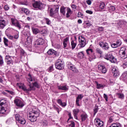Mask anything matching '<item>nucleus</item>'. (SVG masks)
Masks as SVG:
<instances>
[{"instance_id": "1", "label": "nucleus", "mask_w": 127, "mask_h": 127, "mask_svg": "<svg viewBox=\"0 0 127 127\" xmlns=\"http://www.w3.org/2000/svg\"><path fill=\"white\" fill-rule=\"evenodd\" d=\"M29 86V88L28 89L26 88V87L24 86V85L21 86L19 85V88L22 89V90L24 91L26 93H28V92H30V91H34L35 88H38V89L40 88V85H39L37 82H35L32 84H30Z\"/></svg>"}, {"instance_id": "2", "label": "nucleus", "mask_w": 127, "mask_h": 127, "mask_svg": "<svg viewBox=\"0 0 127 127\" xmlns=\"http://www.w3.org/2000/svg\"><path fill=\"white\" fill-rule=\"evenodd\" d=\"M55 66L56 69H58V70H63L64 66L63 60L60 58L55 63Z\"/></svg>"}, {"instance_id": "3", "label": "nucleus", "mask_w": 127, "mask_h": 127, "mask_svg": "<svg viewBox=\"0 0 127 127\" xmlns=\"http://www.w3.org/2000/svg\"><path fill=\"white\" fill-rule=\"evenodd\" d=\"M79 44L80 48H83L86 46V39L83 36H79L78 37Z\"/></svg>"}, {"instance_id": "4", "label": "nucleus", "mask_w": 127, "mask_h": 127, "mask_svg": "<svg viewBox=\"0 0 127 127\" xmlns=\"http://www.w3.org/2000/svg\"><path fill=\"white\" fill-rule=\"evenodd\" d=\"M33 6L34 8H36V9H43L45 7V5L42 3L40 1H35L33 4Z\"/></svg>"}, {"instance_id": "5", "label": "nucleus", "mask_w": 127, "mask_h": 127, "mask_svg": "<svg viewBox=\"0 0 127 127\" xmlns=\"http://www.w3.org/2000/svg\"><path fill=\"white\" fill-rule=\"evenodd\" d=\"M104 58L106 60H109L111 63H116L117 61V59L110 54H108L105 56Z\"/></svg>"}, {"instance_id": "6", "label": "nucleus", "mask_w": 127, "mask_h": 127, "mask_svg": "<svg viewBox=\"0 0 127 127\" xmlns=\"http://www.w3.org/2000/svg\"><path fill=\"white\" fill-rule=\"evenodd\" d=\"M99 45L100 46V47L104 49V50L108 51L109 49H110V46L108 43L100 42L99 43Z\"/></svg>"}, {"instance_id": "7", "label": "nucleus", "mask_w": 127, "mask_h": 127, "mask_svg": "<svg viewBox=\"0 0 127 127\" xmlns=\"http://www.w3.org/2000/svg\"><path fill=\"white\" fill-rule=\"evenodd\" d=\"M95 126L97 127H104V122L99 119L96 118L94 120Z\"/></svg>"}, {"instance_id": "8", "label": "nucleus", "mask_w": 127, "mask_h": 127, "mask_svg": "<svg viewBox=\"0 0 127 127\" xmlns=\"http://www.w3.org/2000/svg\"><path fill=\"white\" fill-rule=\"evenodd\" d=\"M68 69H70L73 73H78L79 70L77 69V68H76L75 65H74L73 64L69 63L67 65Z\"/></svg>"}, {"instance_id": "9", "label": "nucleus", "mask_w": 127, "mask_h": 127, "mask_svg": "<svg viewBox=\"0 0 127 127\" xmlns=\"http://www.w3.org/2000/svg\"><path fill=\"white\" fill-rule=\"evenodd\" d=\"M112 72L113 74L114 77H118V76H120V71H119L118 67H113L112 69Z\"/></svg>"}, {"instance_id": "10", "label": "nucleus", "mask_w": 127, "mask_h": 127, "mask_svg": "<svg viewBox=\"0 0 127 127\" xmlns=\"http://www.w3.org/2000/svg\"><path fill=\"white\" fill-rule=\"evenodd\" d=\"M28 119L30 120L31 123H34V122H36L37 121V117H35L33 113H29L28 115Z\"/></svg>"}, {"instance_id": "11", "label": "nucleus", "mask_w": 127, "mask_h": 127, "mask_svg": "<svg viewBox=\"0 0 127 127\" xmlns=\"http://www.w3.org/2000/svg\"><path fill=\"white\" fill-rule=\"evenodd\" d=\"M5 61L7 65H10V64H13V61L11 59V57L9 56H6L5 58Z\"/></svg>"}, {"instance_id": "12", "label": "nucleus", "mask_w": 127, "mask_h": 127, "mask_svg": "<svg viewBox=\"0 0 127 127\" xmlns=\"http://www.w3.org/2000/svg\"><path fill=\"white\" fill-rule=\"evenodd\" d=\"M14 104H15L16 106H17V107H20V108H22V107L24 106L20 99H16L14 100Z\"/></svg>"}, {"instance_id": "13", "label": "nucleus", "mask_w": 127, "mask_h": 127, "mask_svg": "<svg viewBox=\"0 0 127 127\" xmlns=\"http://www.w3.org/2000/svg\"><path fill=\"white\" fill-rule=\"evenodd\" d=\"M98 69L101 72V73H107V68L104 65L99 64L98 66Z\"/></svg>"}, {"instance_id": "14", "label": "nucleus", "mask_w": 127, "mask_h": 127, "mask_svg": "<svg viewBox=\"0 0 127 127\" xmlns=\"http://www.w3.org/2000/svg\"><path fill=\"white\" fill-rule=\"evenodd\" d=\"M83 97L84 96H83V95L82 94H79L77 97L76 100V104L78 107H80V104H79V102H80V100H82V99H83Z\"/></svg>"}, {"instance_id": "15", "label": "nucleus", "mask_w": 127, "mask_h": 127, "mask_svg": "<svg viewBox=\"0 0 127 127\" xmlns=\"http://www.w3.org/2000/svg\"><path fill=\"white\" fill-rule=\"evenodd\" d=\"M25 36H26L27 41H29L30 42H32V38H31V35L30 34V32H28L25 33Z\"/></svg>"}, {"instance_id": "16", "label": "nucleus", "mask_w": 127, "mask_h": 127, "mask_svg": "<svg viewBox=\"0 0 127 127\" xmlns=\"http://www.w3.org/2000/svg\"><path fill=\"white\" fill-rule=\"evenodd\" d=\"M11 23L12 24H13V25H14L15 26L18 27V28H21V26H20V24H19V22H18V21L15 20L13 21V20L12 19Z\"/></svg>"}, {"instance_id": "17", "label": "nucleus", "mask_w": 127, "mask_h": 127, "mask_svg": "<svg viewBox=\"0 0 127 127\" xmlns=\"http://www.w3.org/2000/svg\"><path fill=\"white\" fill-rule=\"evenodd\" d=\"M116 96L118 99H120L121 100H124L125 99V94L123 93L118 92L116 93Z\"/></svg>"}, {"instance_id": "18", "label": "nucleus", "mask_w": 127, "mask_h": 127, "mask_svg": "<svg viewBox=\"0 0 127 127\" xmlns=\"http://www.w3.org/2000/svg\"><path fill=\"white\" fill-rule=\"evenodd\" d=\"M95 83L96 84L97 89H104L106 87V85L100 84L97 81H95Z\"/></svg>"}, {"instance_id": "19", "label": "nucleus", "mask_w": 127, "mask_h": 127, "mask_svg": "<svg viewBox=\"0 0 127 127\" xmlns=\"http://www.w3.org/2000/svg\"><path fill=\"white\" fill-rule=\"evenodd\" d=\"M120 53H121V57L122 59H126V58H127V55H126V52L121 50Z\"/></svg>"}, {"instance_id": "20", "label": "nucleus", "mask_w": 127, "mask_h": 127, "mask_svg": "<svg viewBox=\"0 0 127 127\" xmlns=\"http://www.w3.org/2000/svg\"><path fill=\"white\" fill-rule=\"evenodd\" d=\"M71 49H75L77 46V41L76 40H72L71 41Z\"/></svg>"}, {"instance_id": "21", "label": "nucleus", "mask_w": 127, "mask_h": 127, "mask_svg": "<svg viewBox=\"0 0 127 127\" xmlns=\"http://www.w3.org/2000/svg\"><path fill=\"white\" fill-rule=\"evenodd\" d=\"M58 88L59 90H62L63 91H67L68 88L66 85H59L58 86Z\"/></svg>"}, {"instance_id": "22", "label": "nucleus", "mask_w": 127, "mask_h": 127, "mask_svg": "<svg viewBox=\"0 0 127 127\" xmlns=\"http://www.w3.org/2000/svg\"><path fill=\"white\" fill-rule=\"evenodd\" d=\"M5 25H6L5 21L4 20H0V28H1V29H3Z\"/></svg>"}, {"instance_id": "23", "label": "nucleus", "mask_w": 127, "mask_h": 127, "mask_svg": "<svg viewBox=\"0 0 127 127\" xmlns=\"http://www.w3.org/2000/svg\"><path fill=\"white\" fill-rule=\"evenodd\" d=\"M44 43L43 40L41 38L38 39L36 42V45H42Z\"/></svg>"}, {"instance_id": "24", "label": "nucleus", "mask_w": 127, "mask_h": 127, "mask_svg": "<svg viewBox=\"0 0 127 127\" xmlns=\"http://www.w3.org/2000/svg\"><path fill=\"white\" fill-rule=\"evenodd\" d=\"M68 41H69V38L68 37L66 38L64 40L63 45L64 48H66L67 47V44H68Z\"/></svg>"}, {"instance_id": "25", "label": "nucleus", "mask_w": 127, "mask_h": 127, "mask_svg": "<svg viewBox=\"0 0 127 127\" xmlns=\"http://www.w3.org/2000/svg\"><path fill=\"white\" fill-rule=\"evenodd\" d=\"M7 109L3 106H0V114H5Z\"/></svg>"}, {"instance_id": "26", "label": "nucleus", "mask_w": 127, "mask_h": 127, "mask_svg": "<svg viewBox=\"0 0 127 127\" xmlns=\"http://www.w3.org/2000/svg\"><path fill=\"white\" fill-rule=\"evenodd\" d=\"M67 13L66 14V17L67 18L68 17H70V16L71 15V14H72V11L71 10V9H70V8H67Z\"/></svg>"}, {"instance_id": "27", "label": "nucleus", "mask_w": 127, "mask_h": 127, "mask_svg": "<svg viewBox=\"0 0 127 127\" xmlns=\"http://www.w3.org/2000/svg\"><path fill=\"white\" fill-rule=\"evenodd\" d=\"M121 79L124 80V81L127 80V71H125L122 74L121 76Z\"/></svg>"}, {"instance_id": "28", "label": "nucleus", "mask_w": 127, "mask_h": 127, "mask_svg": "<svg viewBox=\"0 0 127 127\" xmlns=\"http://www.w3.org/2000/svg\"><path fill=\"white\" fill-rule=\"evenodd\" d=\"M93 51L92 49H88L86 50V53L88 56H89V57H90V56L92 55V54H93Z\"/></svg>"}, {"instance_id": "29", "label": "nucleus", "mask_w": 127, "mask_h": 127, "mask_svg": "<svg viewBox=\"0 0 127 127\" xmlns=\"http://www.w3.org/2000/svg\"><path fill=\"white\" fill-rule=\"evenodd\" d=\"M32 31L33 34H37L38 33H39V29L38 28L32 27Z\"/></svg>"}, {"instance_id": "30", "label": "nucleus", "mask_w": 127, "mask_h": 127, "mask_svg": "<svg viewBox=\"0 0 127 127\" xmlns=\"http://www.w3.org/2000/svg\"><path fill=\"white\" fill-rule=\"evenodd\" d=\"M27 80L28 82H29V83H30V82H33V81L35 80L34 77H32L30 74L28 75V77L27 78Z\"/></svg>"}, {"instance_id": "31", "label": "nucleus", "mask_w": 127, "mask_h": 127, "mask_svg": "<svg viewBox=\"0 0 127 127\" xmlns=\"http://www.w3.org/2000/svg\"><path fill=\"white\" fill-rule=\"evenodd\" d=\"M55 52H56L54 50L51 49L49 50L47 52L48 55H53V54H55Z\"/></svg>"}, {"instance_id": "32", "label": "nucleus", "mask_w": 127, "mask_h": 127, "mask_svg": "<svg viewBox=\"0 0 127 127\" xmlns=\"http://www.w3.org/2000/svg\"><path fill=\"white\" fill-rule=\"evenodd\" d=\"M81 120L83 121H86L87 120L88 117L87 116V114L83 113L81 115Z\"/></svg>"}, {"instance_id": "33", "label": "nucleus", "mask_w": 127, "mask_h": 127, "mask_svg": "<svg viewBox=\"0 0 127 127\" xmlns=\"http://www.w3.org/2000/svg\"><path fill=\"white\" fill-rule=\"evenodd\" d=\"M21 11L24 12V13H26L27 15L29 14V10L27 8H22Z\"/></svg>"}, {"instance_id": "34", "label": "nucleus", "mask_w": 127, "mask_h": 127, "mask_svg": "<svg viewBox=\"0 0 127 127\" xmlns=\"http://www.w3.org/2000/svg\"><path fill=\"white\" fill-rule=\"evenodd\" d=\"M66 8L64 6H63L61 8L60 11L61 13H62L64 15H65V13H66Z\"/></svg>"}, {"instance_id": "35", "label": "nucleus", "mask_w": 127, "mask_h": 127, "mask_svg": "<svg viewBox=\"0 0 127 127\" xmlns=\"http://www.w3.org/2000/svg\"><path fill=\"white\" fill-rule=\"evenodd\" d=\"M30 114H33L34 116L38 118V117H39V112L38 111H33L29 113Z\"/></svg>"}, {"instance_id": "36", "label": "nucleus", "mask_w": 127, "mask_h": 127, "mask_svg": "<svg viewBox=\"0 0 127 127\" xmlns=\"http://www.w3.org/2000/svg\"><path fill=\"white\" fill-rule=\"evenodd\" d=\"M7 100L5 99H2L0 101V106H3L6 104Z\"/></svg>"}, {"instance_id": "37", "label": "nucleus", "mask_w": 127, "mask_h": 127, "mask_svg": "<svg viewBox=\"0 0 127 127\" xmlns=\"http://www.w3.org/2000/svg\"><path fill=\"white\" fill-rule=\"evenodd\" d=\"M58 103L60 105V106H62V107H66V103H63L62 101H61V99L58 100Z\"/></svg>"}, {"instance_id": "38", "label": "nucleus", "mask_w": 127, "mask_h": 127, "mask_svg": "<svg viewBox=\"0 0 127 127\" xmlns=\"http://www.w3.org/2000/svg\"><path fill=\"white\" fill-rule=\"evenodd\" d=\"M78 57L81 59L84 58L85 57V55L84 54V52H80L78 54Z\"/></svg>"}, {"instance_id": "39", "label": "nucleus", "mask_w": 127, "mask_h": 127, "mask_svg": "<svg viewBox=\"0 0 127 127\" xmlns=\"http://www.w3.org/2000/svg\"><path fill=\"white\" fill-rule=\"evenodd\" d=\"M109 127H122L121 124L120 123H115L111 125Z\"/></svg>"}, {"instance_id": "40", "label": "nucleus", "mask_w": 127, "mask_h": 127, "mask_svg": "<svg viewBox=\"0 0 127 127\" xmlns=\"http://www.w3.org/2000/svg\"><path fill=\"white\" fill-rule=\"evenodd\" d=\"M3 42L5 46H8V40H7L5 37L3 38Z\"/></svg>"}, {"instance_id": "41", "label": "nucleus", "mask_w": 127, "mask_h": 127, "mask_svg": "<svg viewBox=\"0 0 127 127\" xmlns=\"http://www.w3.org/2000/svg\"><path fill=\"white\" fill-rule=\"evenodd\" d=\"M80 110L79 109H74L72 111V113L73 114V116H77L78 113Z\"/></svg>"}, {"instance_id": "42", "label": "nucleus", "mask_w": 127, "mask_h": 127, "mask_svg": "<svg viewBox=\"0 0 127 127\" xmlns=\"http://www.w3.org/2000/svg\"><path fill=\"white\" fill-rule=\"evenodd\" d=\"M96 53H98V54H99L100 55H102L103 54V51H102V50L101 49L97 48L96 50Z\"/></svg>"}, {"instance_id": "43", "label": "nucleus", "mask_w": 127, "mask_h": 127, "mask_svg": "<svg viewBox=\"0 0 127 127\" xmlns=\"http://www.w3.org/2000/svg\"><path fill=\"white\" fill-rule=\"evenodd\" d=\"M116 45L118 47H120L122 45V41L121 40H118L116 42Z\"/></svg>"}, {"instance_id": "44", "label": "nucleus", "mask_w": 127, "mask_h": 127, "mask_svg": "<svg viewBox=\"0 0 127 127\" xmlns=\"http://www.w3.org/2000/svg\"><path fill=\"white\" fill-rule=\"evenodd\" d=\"M19 124H21V125H25V123H26V121H25V119L23 118L20 120V121L19 122Z\"/></svg>"}, {"instance_id": "45", "label": "nucleus", "mask_w": 127, "mask_h": 127, "mask_svg": "<svg viewBox=\"0 0 127 127\" xmlns=\"http://www.w3.org/2000/svg\"><path fill=\"white\" fill-rule=\"evenodd\" d=\"M20 115L17 114L15 115V119L16 121H19V118H21Z\"/></svg>"}, {"instance_id": "46", "label": "nucleus", "mask_w": 127, "mask_h": 127, "mask_svg": "<svg viewBox=\"0 0 127 127\" xmlns=\"http://www.w3.org/2000/svg\"><path fill=\"white\" fill-rule=\"evenodd\" d=\"M3 59L2 58V57L0 55V65H3Z\"/></svg>"}, {"instance_id": "47", "label": "nucleus", "mask_w": 127, "mask_h": 127, "mask_svg": "<svg viewBox=\"0 0 127 127\" xmlns=\"http://www.w3.org/2000/svg\"><path fill=\"white\" fill-rule=\"evenodd\" d=\"M100 8L101 9H104L105 8V3L101 2L100 4Z\"/></svg>"}, {"instance_id": "48", "label": "nucleus", "mask_w": 127, "mask_h": 127, "mask_svg": "<svg viewBox=\"0 0 127 127\" xmlns=\"http://www.w3.org/2000/svg\"><path fill=\"white\" fill-rule=\"evenodd\" d=\"M45 20L47 23V24H48L49 25L50 24H51V21H50V20H49V19L48 18H45Z\"/></svg>"}, {"instance_id": "49", "label": "nucleus", "mask_w": 127, "mask_h": 127, "mask_svg": "<svg viewBox=\"0 0 127 127\" xmlns=\"http://www.w3.org/2000/svg\"><path fill=\"white\" fill-rule=\"evenodd\" d=\"M47 34V29H45L41 31V34Z\"/></svg>"}, {"instance_id": "50", "label": "nucleus", "mask_w": 127, "mask_h": 127, "mask_svg": "<svg viewBox=\"0 0 127 127\" xmlns=\"http://www.w3.org/2000/svg\"><path fill=\"white\" fill-rule=\"evenodd\" d=\"M122 66L123 68H127V62H123Z\"/></svg>"}, {"instance_id": "51", "label": "nucleus", "mask_w": 127, "mask_h": 127, "mask_svg": "<svg viewBox=\"0 0 127 127\" xmlns=\"http://www.w3.org/2000/svg\"><path fill=\"white\" fill-rule=\"evenodd\" d=\"M68 127H75V123H74V122H71L68 125Z\"/></svg>"}, {"instance_id": "52", "label": "nucleus", "mask_w": 127, "mask_h": 127, "mask_svg": "<svg viewBox=\"0 0 127 127\" xmlns=\"http://www.w3.org/2000/svg\"><path fill=\"white\" fill-rule=\"evenodd\" d=\"M111 47H112V48H118V45H117L116 43H113L111 44Z\"/></svg>"}, {"instance_id": "53", "label": "nucleus", "mask_w": 127, "mask_h": 127, "mask_svg": "<svg viewBox=\"0 0 127 127\" xmlns=\"http://www.w3.org/2000/svg\"><path fill=\"white\" fill-rule=\"evenodd\" d=\"M110 10L112 11H115V10H116V7H115L114 6H111L110 7Z\"/></svg>"}, {"instance_id": "54", "label": "nucleus", "mask_w": 127, "mask_h": 127, "mask_svg": "<svg viewBox=\"0 0 127 127\" xmlns=\"http://www.w3.org/2000/svg\"><path fill=\"white\" fill-rule=\"evenodd\" d=\"M5 92H7V93H8L10 95H14V93L13 92V91H9V90H6Z\"/></svg>"}, {"instance_id": "55", "label": "nucleus", "mask_w": 127, "mask_h": 127, "mask_svg": "<svg viewBox=\"0 0 127 127\" xmlns=\"http://www.w3.org/2000/svg\"><path fill=\"white\" fill-rule=\"evenodd\" d=\"M50 15L51 16H53L54 15V13H53V9L51 8L50 10Z\"/></svg>"}, {"instance_id": "56", "label": "nucleus", "mask_w": 127, "mask_h": 127, "mask_svg": "<svg viewBox=\"0 0 127 127\" xmlns=\"http://www.w3.org/2000/svg\"><path fill=\"white\" fill-rule=\"evenodd\" d=\"M83 15V13L81 12H78V14H77V17H81V16H82Z\"/></svg>"}, {"instance_id": "57", "label": "nucleus", "mask_w": 127, "mask_h": 127, "mask_svg": "<svg viewBox=\"0 0 127 127\" xmlns=\"http://www.w3.org/2000/svg\"><path fill=\"white\" fill-rule=\"evenodd\" d=\"M86 3L88 5H91L92 4V1H91V0H86Z\"/></svg>"}, {"instance_id": "58", "label": "nucleus", "mask_w": 127, "mask_h": 127, "mask_svg": "<svg viewBox=\"0 0 127 127\" xmlns=\"http://www.w3.org/2000/svg\"><path fill=\"white\" fill-rule=\"evenodd\" d=\"M104 99H105V101H106V102H108V95H107V94H104Z\"/></svg>"}, {"instance_id": "59", "label": "nucleus", "mask_w": 127, "mask_h": 127, "mask_svg": "<svg viewBox=\"0 0 127 127\" xmlns=\"http://www.w3.org/2000/svg\"><path fill=\"white\" fill-rule=\"evenodd\" d=\"M5 10H8L9 9V6H8L7 5H5L4 7Z\"/></svg>"}, {"instance_id": "60", "label": "nucleus", "mask_w": 127, "mask_h": 127, "mask_svg": "<svg viewBox=\"0 0 127 127\" xmlns=\"http://www.w3.org/2000/svg\"><path fill=\"white\" fill-rule=\"evenodd\" d=\"M86 13H89V14H93V11L91 10H87L86 11Z\"/></svg>"}, {"instance_id": "61", "label": "nucleus", "mask_w": 127, "mask_h": 127, "mask_svg": "<svg viewBox=\"0 0 127 127\" xmlns=\"http://www.w3.org/2000/svg\"><path fill=\"white\" fill-rule=\"evenodd\" d=\"M59 10V7L58 6H56V9L55 10V12L57 13L58 12Z\"/></svg>"}, {"instance_id": "62", "label": "nucleus", "mask_w": 127, "mask_h": 127, "mask_svg": "<svg viewBox=\"0 0 127 127\" xmlns=\"http://www.w3.org/2000/svg\"><path fill=\"white\" fill-rule=\"evenodd\" d=\"M94 115H96V114H97V113H98V107H95L94 110Z\"/></svg>"}, {"instance_id": "63", "label": "nucleus", "mask_w": 127, "mask_h": 127, "mask_svg": "<svg viewBox=\"0 0 127 127\" xmlns=\"http://www.w3.org/2000/svg\"><path fill=\"white\" fill-rule=\"evenodd\" d=\"M99 31H104V27H99L98 28Z\"/></svg>"}, {"instance_id": "64", "label": "nucleus", "mask_w": 127, "mask_h": 127, "mask_svg": "<svg viewBox=\"0 0 127 127\" xmlns=\"http://www.w3.org/2000/svg\"><path fill=\"white\" fill-rule=\"evenodd\" d=\"M8 37L9 39L12 40L13 39V36H12V35H8Z\"/></svg>"}]
</instances>
